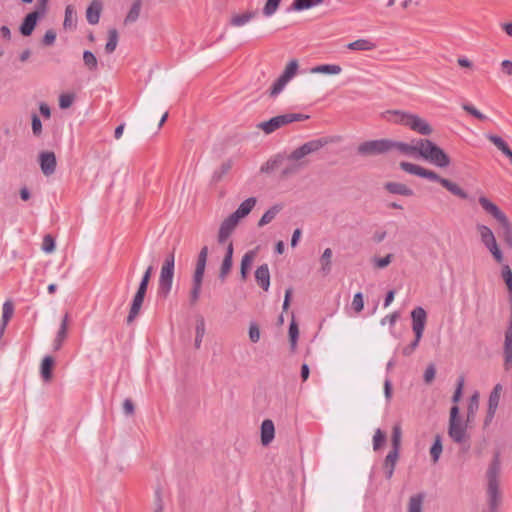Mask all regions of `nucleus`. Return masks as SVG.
Segmentation results:
<instances>
[{
  "label": "nucleus",
  "instance_id": "nucleus-33",
  "mask_svg": "<svg viewBox=\"0 0 512 512\" xmlns=\"http://www.w3.org/2000/svg\"><path fill=\"white\" fill-rule=\"evenodd\" d=\"M402 429L400 424H395L392 428L391 451L399 452L401 449Z\"/></svg>",
  "mask_w": 512,
  "mask_h": 512
},
{
  "label": "nucleus",
  "instance_id": "nucleus-50",
  "mask_svg": "<svg viewBox=\"0 0 512 512\" xmlns=\"http://www.w3.org/2000/svg\"><path fill=\"white\" fill-rule=\"evenodd\" d=\"M283 161L281 156H277L274 159L268 160L265 164H263L260 168L262 173H271L273 172Z\"/></svg>",
  "mask_w": 512,
  "mask_h": 512
},
{
  "label": "nucleus",
  "instance_id": "nucleus-13",
  "mask_svg": "<svg viewBox=\"0 0 512 512\" xmlns=\"http://www.w3.org/2000/svg\"><path fill=\"white\" fill-rule=\"evenodd\" d=\"M45 14H46V12L38 9L37 7H35V10H33L32 12L28 13L24 17V19L19 27V32L21 33V35L24 37L30 36L34 31V29L37 25V22L41 18H43L45 16Z\"/></svg>",
  "mask_w": 512,
  "mask_h": 512
},
{
  "label": "nucleus",
  "instance_id": "nucleus-55",
  "mask_svg": "<svg viewBox=\"0 0 512 512\" xmlns=\"http://www.w3.org/2000/svg\"><path fill=\"white\" fill-rule=\"evenodd\" d=\"M280 2L281 0H267L263 8V14L265 16L273 15L278 9Z\"/></svg>",
  "mask_w": 512,
  "mask_h": 512
},
{
  "label": "nucleus",
  "instance_id": "nucleus-7",
  "mask_svg": "<svg viewBox=\"0 0 512 512\" xmlns=\"http://www.w3.org/2000/svg\"><path fill=\"white\" fill-rule=\"evenodd\" d=\"M421 144L423 145L422 158L440 168H446L450 165L451 159L448 154L433 141L423 139Z\"/></svg>",
  "mask_w": 512,
  "mask_h": 512
},
{
  "label": "nucleus",
  "instance_id": "nucleus-10",
  "mask_svg": "<svg viewBox=\"0 0 512 512\" xmlns=\"http://www.w3.org/2000/svg\"><path fill=\"white\" fill-rule=\"evenodd\" d=\"M477 231L480 235L481 242L491 252L492 256L498 263H502L503 254L499 249L493 231L486 225L478 224Z\"/></svg>",
  "mask_w": 512,
  "mask_h": 512
},
{
  "label": "nucleus",
  "instance_id": "nucleus-25",
  "mask_svg": "<svg viewBox=\"0 0 512 512\" xmlns=\"http://www.w3.org/2000/svg\"><path fill=\"white\" fill-rule=\"evenodd\" d=\"M275 436L274 423L270 419H265L261 424V443L264 446L269 445Z\"/></svg>",
  "mask_w": 512,
  "mask_h": 512
},
{
  "label": "nucleus",
  "instance_id": "nucleus-40",
  "mask_svg": "<svg viewBox=\"0 0 512 512\" xmlns=\"http://www.w3.org/2000/svg\"><path fill=\"white\" fill-rule=\"evenodd\" d=\"M14 313V305L12 301L7 300L3 304V312H2V323H1V331H3L9 320L11 319L12 315Z\"/></svg>",
  "mask_w": 512,
  "mask_h": 512
},
{
  "label": "nucleus",
  "instance_id": "nucleus-35",
  "mask_svg": "<svg viewBox=\"0 0 512 512\" xmlns=\"http://www.w3.org/2000/svg\"><path fill=\"white\" fill-rule=\"evenodd\" d=\"M119 40V34L117 29L111 28L108 30V40L105 45V52L111 54L115 51Z\"/></svg>",
  "mask_w": 512,
  "mask_h": 512
},
{
  "label": "nucleus",
  "instance_id": "nucleus-44",
  "mask_svg": "<svg viewBox=\"0 0 512 512\" xmlns=\"http://www.w3.org/2000/svg\"><path fill=\"white\" fill-rule=\"evenodd\" d=\"M289 341H290V348L292 352H295L296 346H297V340L299 337V329L297 323L292 320L289 325Z\"/></svg>",
  "mask_w": 512,
  "mask_h": 512
},
{
  "label": "nucleus",
  "instance_id": "nucleus-22",
  "mask_svg": "<svg viewBox=\"0 0 512 512\" xmlns=\"http://www.w3.org/2000/svg\"><path fill=\"white\" fill-rule=\"evenodd\" d=\"M68 323H69V314L66 313L62 318L59 330L53 342L54 351H58L61 349L65 339L67 338L68 333Z\"/></svg>",
  "mask_w": 512,
  "mask_h": 512
},
{
  "label": "nucleus",
  "instance_id": "nucleus-26",
  "mask_svg": "<svg viewBox=\"0 0 512 512\" xmlns=\"http://www.w3.org/2000/svg\"><path fill=\"white\" fill-rule=\"evenodd\" d=\"M257 199L255 197H249L244 200L239 207L232 213V215L238 220L246 217L256 205Z\"/></svg>",
  "mask_w": 512,
  "mask_h": 512
},
{
  "label": "nucleus",
  "instance_id": "nucleus-32",
  "mask_svg": "<svg viewBox=\"0 0 512 512\" xmlns=\"http://www.w3.org/2000/svg\"><path fill=\"white\" fill-rule=\"evenodd\" d=\"M502 390L501 384H496L491 391L488 399V409L490 410V414L496 413V410L500 401V392Z\"/></svg>",
  "mask_w": 512,
  "mask_h": 512
},
{
  "label": "nucleus",
  "instance_id": "nucleus-31",
  "mask_svg": "<svg viewBox=\"0 0 512 512\" xmlns=\"http://www.w3.org/2000/svg\"><path fill=\"white\" fill-rule=\"evenodd\" d=\"M346 47L355 51H372L376 48V44L369 39L361 38L348 43Z\"/></svg>",
  "mask_w": 512,
  "mask_h": 512
},
{
  "label": "nucleus",
  "instance_id": "nucleus-14",
  "mask_svg": "<svg viewBox=\"0 0 512 512\" xmlns=\"http://www.w3.org/2000/svg\"><path fill=\"white\" fill-rule=\"evenodd\" d=\"M509 304L510 316L504 341V368L507 371L512 367V297H509Z\"/></svg>",
  "mask_w": 512,
  "mask_h": 512
},
{
  "label": "nucleus",
  "instance_id": "nucleus-59",
  "mask_svg": "<svg viewBox=\"0 0 512 512\" xmlns=\"http://www.w3.org/2000/svg\"><path fill=\"white\" fill-rule=\"evenodd\" d=\"M42 249L46 253H51V252L54 251V249H55V240L52 237V235L47 234V235L44 236L43 243H42Z\"/></svg>",
  "mask_w": 512,
  "mask_h": 512
},
{
  "label": "nucleus",
  "instance_id": "nucleus-48",
  "mask_svg": "<svg viewBox=\"0 0 512 512\" xmlns=\"http://www.w3.org/2000/svg\"><path fill=\"white\" fill-rule=\"evenodd\" d=\"M233 265V260L228 258H223L222 264L220 266L218 278L223 283L225 282L227 276L229 275Z\"/></svg>",
  "mask_w": 512,
  "mask_h": 512
},
{
  "label": "nucleus",
  "instance_id": "nucleus-58",
  "mask_svg": "<svg viewBox=\"0 0 512 512\" xmlns=\"http://www.w3.org/2000/svg\"><path fill=\"white\" fill-rule=\"evenodd\" d=\"M249 339L252 343L260 340V329L257 323L251 322L249 326Z\"/></svg>",
  "mask_w": 512,
  "mask_h": 512
},
{
  "label": "nucleus",
  "instance_id": "nucleus-36",
  "mask_svg": "<svg viewBox=\"0 0 512 512\" xmlns=\"http://www.w3.org/2000/svg\"><path fill=\"white\" fill-rule=\"evenodd\" d=\"M442 451H443L442 437L440 434H437L435 436L434 442L430 448V456H431L433 463L438 462Z\"/></svg>",
  "mask_w": 512,
  "mask_h": 512
},
{
  "label": "nucleus",
  "instance_id": "nucleus-53",
  "mask_svg": "<svg viewBox=\"0 0 512 512\" xmlns=\"http://www.w3.org/2000/svg\"><path fill=\"white\" fill-rule=\"evenodd\" d=\"M287 83H288V81H286L284 78L279 76L270 88V93H269L270 96L271 97L277 96L284 89V87L286 86Z\"/></svg>",
  "mask_w": 512,
  "mask_h": 512
},
{
  "label": "nucleus",
  "instance_id": "nucleus-41",
  "mask_svg": "<svg viewBox=\"0 0 512 512\" xmlns=\"http://www.w3.org/2000/svg\"><path fill=\"white\" fill-rule=\"evenodd\" d=\"M83 62H84L85 67L89 71H91V72L97 71L98 60H97L96 56L91 51L85 50L83 52Z\"/></svg>",
  "mask_w": 512,
  "mask_h": 512
},
{
  "label": "nucleus",
  "instance_id": "nucleus-27",
  "mask_svg": "<svg viewBox=\"0 0 512 512\" xmlns=\"http://www.w3.org/2000/svg\"><path fill=\"white\" fill-rule=\"evenodd\" d=\"M486 138L492 142L507 158H509L512 164V150L509 145L498 135L486 134Z\"/></svg>",
  "mask_w": 512,
  "mask_h": 512
},
{
  "label": "nucleus",
  "instance_id": "nucleus-8",
  "mask_svg": "<svg viewBox=\"0 0 512 512\" xmlns=\"http://www.w3.org/2000/svg\"><path fill=\"white\" fill-rule=\"evenodd\" d=\"M459 407L453 405L450 409L448 435L457 444L465 443L469 436L467 434V422L463 423L459 416Z\"/></svg>",
  "mask_w": 512,
  "mask_h": 512
},
{
  "label": "nucleus",
  "instance_id": "nucleus-21",
  "mask_svg": "<svg viewBox=\"0 0 512 512\" xmlns=\"http://www.w3.org/2000/svg\"><path fill=\"white\" fill-rule=\"evenodd\" d=\"M400 453L395 451H389L383 461V470L385 478L390 480L394 474L396 464L399 460Z\"/></svg>",
  "mask_w": 512,
  "mask_h": 512
},
{
  "label": "nucleus",
  "instance_id": "nucleus-18",
  "mask_svg": "<svg viewBox=\"0 0 512 512\" xmlns=\"http://www.w3.org/2000/svg\"><path fill=\"white\" fill-rule=\"evenodd\" d=\"M239 220L235 218L232 214L229 215L224 221L221 223L219 232H218V242L220 244H224L227 239L230 237L234 229L236 228Z\"/></svg>",
  "mask_w": 512,
  "mask_h": 512
},
{
  "label": "nucleus",
  "instance_id": "nucleus-3",
  "mask_svg": "<svg viewBox=\"0 0 512 512\" xmlns=\"http://www.w3.org/2000/svg\"><path fill=\"white\" fill-rule=\"evenodd\" d=\"M479 204L483 210L491 215L499 224L498 235L504 243L512 248V223L506 214L486 196H480L478 199Z\"/></svg>",
  "mask_w": 512,
  "mask_h": 512
},
{
  "label": "nucleus",
  "instance_id": "nucleus-30",
  "mask_svg": "<svg viewBox=\"0 0 512 512\" xmlns=\"http://www.w3.org/2000/svg\"><path fill=\"white\" fill-rule=\"evenodd\" d=\"M255 257H256V252L254 250H250V251L246 252L244 254V256L242 257L241 265H240V275H241L242 281H246L250 267H251L252 262Z\"/></svg>",
  "mask_w": 512,
  "mask_h": 512
},
{
  "label": "nucleus",
  "instance_id": "nucleus-56",
  "mask_svg": "<svg viewBox=\"0 0 512 512\" xmlns=\"http://www.w3.org/2000/svg\"><path fill=\"white\" fill-rule=\"evenodd\" d=\"M31 124L33 135L36 137H40L42 134V122L40 117L36 113H33L31 115Z\"/></svg>",
  "mask_w": 512,
  "mask_h": 512
},
{
  "label": "nucleus",
  "instance_id": "nucleus-20",
  "mask_svg": "<svg viewBox=\"0 0 512 512\" xmlns=\"http://www.w3.org/2000/svg\"><path fill=\"white\" fill-rule=\"evenodd\" d=\"M103 4L101 0H92L86 10V19L89 24L96 25L99 23Z\"/></svg>",
  "mask_w": 512,
  "mask_h": 512
},
{
  "label": "nucleus",
  "instance_id": "nucleus-12",
  "mask_svg": "<svg viewBox=\"0 0 512 512\" xmlns=\"http://www.w3.org/2000/svg\"><path fill=\"white\" fill-rule=\"evenodd\" d=\"M328 144L326 138H318L310 140L303 145L293 150L287 157L289 161H300L307 155L319 151L322 147Z\"/></svg>",
  "mask_w": 512,
  "mask_h": 512
},
{
  "label": "nucleus",
  "instance_id": "nucleus-51",
  "mask_svg": "<svg viewBox=\"0 0 512 512\" xmlns=\"http://www.w3.org/2000/svg\"><path fill=\"white\" fill-rule=\"evenodd\" d=\"M386 442V433L380 428L376 429L373 436V449L374 451L380 450Z\"/></svg>",
  "mask_w": 512,
  "mask_h": 512
},
{
  "label": "nucleus",
  "instance_id": "nucleus-46",
  "mask_svg": "<svg viewBox=\"0 0 512 512\" xmlns=\"http://www.w3.org/2000/svg\"><path fill=\"white\" fill-rule=\"evenodd\" d=\"M423 495H413L408 503V512H422Z\"/></svg>",
  "mask_w": 512,
  "mask_h": 512
},
{
  "label": "nucleus",
  "instance_id": "nucleus-5",
  "mask_svg": "<svg viewBox=\"0 0 512 512\" xmlns=\"http://www.w3.org/2000/svg\"><path fill=\"white\" fill-rule=\"evenodd\" d=\"M175 269V247L165 258L158 280V296L166 299L172 289Z\"/></svg>",
  "mask_w": 512,
  "mask_h": 512
},
{
  "label": "nucleus",
  "instance_id": "nucleus-19",
  "mask_svg": "<svg viewBox=\"0 0 512 512\" xmlns=\"http://www.w3.org/2000/svg\"><path fill=\"white\" fill-rule=\"evenodd\" d=\"M145 295H146L145 291H141V290L137 289V291L134 295V298L132 300L129 314L127 316L126 321L128 324L132 323L134 321V319L138 316V314L141 310Z\"/></svg>",
  "mask_w": 512,
  "mask_h": 512
},
{
  "label": "nucleus",
  "instance_id": "nucleus-49",
  "mask_svg": "<svg viewBox=\"0 0 512 512\" xmlns=\"http://www.w3.org/2000/svg\"><path fill=\"white\" fill-rule=\"evenodd\" d=\"M501 276L507 286L509 297H512V270L509 265H503Z\"/></svg>",
  "mask_w": 512,
  "mask_h": 512
},
{
  "label": "nucleus",
  "instance_id": "nucleus-23",
  "mask_svg": "<svg viewBox=\"0 0 512 512\" xmlns=\"http://www.w3.org/2000/svg\"><path fill=\"white\" fill-rule=\"evenodd\" d=\"M255 279L257 284L264 290L268 291L270 286V272L267 264L260 265L255 271Z\"/></svg>",
  "mask_w": 512,
  "mask_h": 512
},
{
  "label": "nucleus",
  "instance_id": "nucleus-43",
  "mask_svg": "<svg viewBox=\"0 0 512 512\" xmlns=\"http://www.w3.org/2000/svg\"><path fill=\"white\" fill-rule=\"evenodd\" d=\"M141 6H142V1L135 0L133 2L128 14L126 15L125 21H124L126 24L135 22L138 19L140 11H141Z\"/></svg>",
  "mask_w": 512,
  "mask_h": 512
},
{
  "label": "nucleus",
  "instance_id": "nucleus-57",
  "mask_svg": "<svg viewBox=\"0 0 512 512\" xmlns=\"http://www.w3.org/2000/svg\"><path fill=\"white\" fill-rule=\"evenodd\" d=\"M75 99V96L74 94H71V93H62L60 96H59V107L61 109H67L69 108L73 101Z\"/></svg>",
  "mask_w": 512,
  "mask_h": 512
},
{
  "label": "nucleus",
  "instance_id": "nucleus-6",
  "mask_svg": "<svg viewBox=\"0 0 512 512\" xmlns=\"http://www.w3.org/2000/svg\"><path fill=\"white\" fill-rule=\"evenodd\" d=\"M391 113L395 116V123L407 126L421 135L428 136L433 132L431 125L425 119L416 114L400 110H394Z\"/></svg>",
  "mask_w": 512,
  "mask_h": 512
},
{
  "label": "nucleus",
  "instance_id": "nucleus-2",
  "mask_svg": "<svg viewBox=\"0 0 512 512\" xmlns=\"http://www.w3.org/2000/svg\"><path fill=\"white\" fill-rule=\"evenodd\" d=\"M399 167L401 170L409 174L440 183L445 189H447L450 193L459 197L460 199L466 200L468 198L467 192L464 191L459 185L450 181L449 179L441 177L432 170H428L426 168H423L422 166L406 161L400 162Z\"/></svg>",
  "mask_w": 512,
  "mask_h": 512
},
{
  "label": "nucleus",
  "instance_id": "nucleus-29",
  "mask_svg": "<svg viewBox=\"0 0 512 512\" xmlns=\"http://www.w3.org/2000/svg\"><path fill=\"white\" fill-rule=\"evenodd\" d=\"M55 364V360L52 356L47 355L42 359L40 366L41 377L45 382H48L52 379L53 367Z\"/></svg>",
  "mask_w": 512,
  "mask_h": 512
},
{
  "label": "nucleus",
  "instance_id": "nucleus-4",
  "mask_svg": "<svg viewBox=\"0 0 512 512\" xmlns=\"http://www.w3.org/2000/svg\"><path fill=\"white\" fill-rule=\"evenodd\" d=\"M208 247L203 246L198 254L195 270L192 277V287L189 293L190 305H195L201 294L202 283L207 263Z\"/></svg>",
  "mask_w": 512,
  "mask_h": 512
},
{
  "label": "nucleus",
  "instance_id": "nucleus-42",
  "mask_svg": "<svg viewBox=\"0 0 512 512\" xmlns=\"http://www.w3.org/2000/svg\"><path fill=\"white\" fill-rule=\"evenodd\" d=\"M323 1L324 0H294L291 7L295 11H302L312 8Z\"/></svg>",
  "mask_w": 512,
  "mask_h": 512
},
{
  "label": "nucleus",
  "instance_id": "nucleus-54",
  "mask_svg": "<svg viewBox=\"0 0 512 512\" xmlns=\"http://www.w3.org/2000/svg\"><path fill=\"white\" fill-rule=\"evenodd\" d=\"M462 108L467 113H469L470 115H472L473 117H475L476 119H478L480 121H486L487 120V116L486 115L481 113L479 110H477L473 105H471L469 103L462 104Z\"/></svg>",
  "mask_w": 512,
  "mask_h": 512
},
{
  "label": "nucleus",
  "instance_id": "nucleus-16",
  "mask_svg": "<svg viewBox=\"0 0 512 512\" xmlns=\"http://www.w3.org/2000/svg\"><path fill=\"white\" fill-rule=\"evenodd\" d=\"M39 165L45 176L54 174L57 166L55 153L52 151H42L38 156Z\"/></svg>",
  "mask_w": 512,
  "mask_h": 512
},
{
  "label": "nucleus",
  "instance_id": "nucleus-34",
  "mask_svg": "<svg viewBox=\"0 0 512 512\" xmlns=\"http://www.w3.org/2000/svg\"><path fill=\"white\" fill-rule=\"evenodd\" d=\"M281 209L282 206L278 204L269 208L258 221V227H263L269 224L276 217V215L280 212Z\"/></svg>",
  "mask_w": 512,
  "mask_h": 512
},
{
  "label": "nucleus",
  "instance_id": "nucleus-1",
  "mask_svg": "<svg viewBox=\"0 0 512 512\" xmlns=\"http://www.w3.org/2000/svg\"><path fill=\"white\" fill-rule=\"evenodd\" d=\"M501 471V463L499 454H495L492 461L490 462L486 471L487 479V504L488 512H498L499 506L502 501V495L500 491L499 476Z\"/></svg>",
  "mask_w": 512,
  "mask_h": 512
},
{
  "label": "nucleus",
  "instance_id": "nucleus-9",
  "mask_svg": "<svg viewBox=\"0 0 512 512\" xmlns=\"http://www.w3.org/2000/svg\"><path fill=\"white\" fill-rule=\"evenodd\" d=\"M310 116L302 113H286L272 117L268 121L262 122L258 125L266 134H271L277 129L288 125L292 122H300L309 119Z\"/></svg>",
  "mask_w": 512,
  "mask_h": 512
},
{
  "label": "nucleus",
  "instance_id": "nucleus-47",
  "mask_svg": "<svg viewBox=\"0 0 512 512\" xmlns=\"http://www.w3.org/2000/svg\"><path fill=\"white\" fill-rule=\"evenodd\" d=\"M478 406H479L478 394L475 393L474 395L471 396V398L469 400V404H468V407H467V419H466V422H469V421L474 419L476 411L478 409Z\"/></svg>",
  "mask_w": 512,
  "mask_h": 512
},
{
  "label": "nucleus",
  "instance_id": "nucleus-64",
  "mask_svg": "<svg viewBox=\"0 0 512 512\" xmlns=\"http://www.w3.org/2000/svg\"><path fill=\"white\" fill-rule=\"evenodd\" d=\"M303 163L293 164L284 168L281 172V178H287L293 174H296L301 168Z\"/></svg>",
  "mask_w": 512,
  "mask_h": 512
},
{
  "label": "nucleus",
  "instance_id": "nucleus-45",
  "mask_svg": "<svg viewBox=\"0 0 512 512\" xmlns=\"http://www.w3.org/2000/svg\"><path fill=\"white\" fill-rule=\"evenodd\" d=\"M255 16V12H245L243 14H237V15H234L231 20H230V24L232 26H242L244 24H246L247 22H249L252 18H254Z\"/></svg>",
  "mask_w": 512,
  "mask_h": 512
},
{
  "label": "nucleus",
  "instance_id": "nucleus-60",
  "mask_svg": "<svg viewBox=\"0 0 512 512\" xmlns=\"http://www.w3.org/2000/svg\"><path fill=\"white\" fill-rule=\"evenodd\" d=\"M392 259H393V254H387L385 257H382V258L375 257L374 258V266L376 268L383 269V268L387 267L392 262Z\"/></svg>",
  "mask_w": 512,
  "mask_h": 512
},
{
  "label": "nucleus",
  "instance_id": "nucleus-11",
  "mask_svg": "<svg viewBox=\"0 0 512 512\" xmlns=\"http://www.w3.org/2000/svg\"><path fill=\"white\" fill-rule=\"evenodd\" d=\"M390 151V139H377L362 142L357 147V153L361 156H375Z\"/></svg>",
  "mask_w": 512,
  "mask_h": 512
},
{
  "label": "nucleus",
  "instance_id": "nucleus-15",
  "mask_svg": "<svg viewBox=\"0 0 512 512\" xmlns=\"http://www.w3.org/2000/svg\"><path fill=\"white\" fill-rule=\"evenodd\" d=\"M423 139L414 140L415 144H409L401 141L390 140V151L392 149L398 150L400 153L409 156L418 155L421 157L423 145L421 144Z\"/></svg>",
  "mask_w": 512,
  "mask_h": 512
},
{
  "label": "nucleus",
  "instance_id": "nucleus-39",
  "mask_svg": "<svg viewBox=\"0 0 512 512\" xmlns=\"http://www.w3.org/2000/svg\"><path fill=\"white\" fill-rule=\"evenodd\" d=\"M299 63L297 59H292L286 65L284 71L280 75V77L284 78L286 81H290L298 72Z\"/></svg>",
  "mask_w": 512,
  "mask_h": 512
},
{
  "label": "nucleus",
  "instance_id": "nucleus-28",
  "mask_svg": "<svg viewBox=\"0 0 512 512\" xmlns=\"http://www.w3.org/2000/svg\"><path fill=\"white\" fill-rule=\"evenodd\" d=\"M65 30L74 31L77 28V14L74 6L67 5L65 8V17L63 21Z\"/></svg>",
  "mask_w": 512,
  "mask_h": 512
},
{
  "label": "nucleus",
  "instance_id": "nucleus-38",
  "mask_svg": "<svg viewBox=\"0 0 512 512\" xmlns=\"http://www.w3.org/2000/svg\"><path fill=\"white\" fill-rule=\"evenodd\" d=\"M233 162L231 159L223 162L220 167L214 171L212 175V181L217 183L231 170Z\"/></svg>",
  "mask_w": 512,
  "mask_h": 512
},
{
  "label": "nucleus",
  "instance_id": "nucleus-63",
  "mask_svg": "<svg viewBox=\"0 0 512 512\" xmlns=\"http://www.w3.org/2000/svg\"><path fill=\"white\" fill-rule=\"evenodd\" d=\"M206 331L205 320L203 316L199 315L196 318L195 336L204 337Z\"/></svg>",
  "mask_w": 512,
  "mask_h": 512
},
{
  "label": "nucleus",
  "instance_id": "nucleus-37",
  "mask_svg": "<svg viewBox=\"0 0 512 512\" xmlns=\"http://www.w3.org/2000/svg\"><path fill=\"white\" fill-rule=\"evenodd\" d=\"M342 71V68L336 64H323L311 69L312 73L336 75Z\"/></svg>",
  "mask_w": 512,
  "mask_h": 512
},
{
  "label": "nucleus",
  "instance_id": "nucleus-61",
  "mask_svg": "<svg viewBox=\"0 0 512 512\" xmlns=\"http://www.w3.org/2000/svg\"><path fill=\"white\" fill-rule=\"evenodd\" d=\"M352 307L358 313L363 310L364 299H363V294L361 292H358L354 295L353 301H352Z\"/></svg>",
  "mask_w": 512,
  "mask_h": 512
},
{
  "label": "nucleus",
  "instance_id": "nucleus-52",
  "mask_svg": "<svg viewBox=\"0 0 512 512\" xmlns=\"http://www.w3.org/2000/svg\"><path fill=\"white\" fill-rule=\"evenodd\" d=\"M331 258L332 250L330 248H326L320 258L322 270L325 274L329 273L331 270Z\"/></svg>",
  "mask_w": 512,
  "mask_h": 512
},
{
  "label": "nucleus",
  "instance_id": "nucleus-24",
  "mask_svg": "<svg viewBox=\"0 0 512 512\" xmlns=\"http://www.w3.org/2000/svg\"><path fill=\"white\" fill-rule=\"evenodd\" d=\"M385 190L391 194L411 197L414 195V191L409 188L406 184L399 182H386L384 184Z\"/></svg>",
  "mask_w": 512,
  "mask_h": 512
},
{
  "label": "nucleus",
  "instance_id": "nucleus-17",
  "mask_svg": "<svg viewBox=\"0 0 512 512\" xmlns=\"http://www.w3.org/2000/svg\"><path fill=\"white\" fill-rule=\"evenodd\" d=\"M412 329L415 336L422 338L427 320V313L422 307H416L411 312Z\"/></svg>",
  "mask_w": 512,
  "mask_h": 512
},
{
  "label": "nucleus",
  "instance_id": "nucleus-62",
  "mask_svg": "<svg viewBox=\"0 0 512 512\" xmlns=\"http://www.w3.org/2000/svg\"><path fill=\"white\" fill-rule=\"evenodd\" d=\"M55 40L56 32L53 29H49L45 32L41 42L43 46H51L54 44Z\"/></svg>",
  "mask_w": 512,
  "mask_h": 512
}]
</instances>
